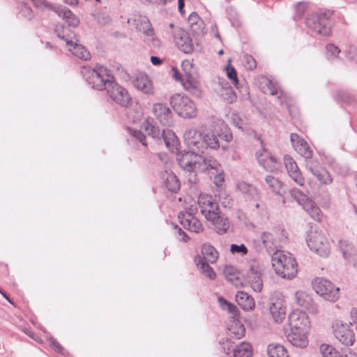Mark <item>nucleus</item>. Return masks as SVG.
I'll return each mask as SVG.
<instances>
[{"label": "nucleus", "instance_id": "1", "mask_svg": "<svg viewBox=\"0 0 357 357\" xmlns=\"http://www.w3.org/2000/svg\"><path fill=\"white\" fill-rule=\"evenodd\" d=\"M177 160L179 166L188 172L213 171L212 174H216L214 177V183L217 186L222 185L224 182L223 170L220 164L213 157L188 153L178 156Z\"/></svg>", "mask_w": 357, "mask_h": 357}, {"label": "nucleus", "instance_id": "2", "mask_svg": "<svg viewBox=\"0 0 357 357\" xmlns=\"http://www.w3.org/2000/svg\"><path fill=\"white\" fill-rule=\"evenodd\" d=\"M81 74L89 85L98 91L106 90L114 81L110 70L101 65H96L95 68L83 66Z\"/></svg>", "mask_w": 357, "mask_h": 357}, {"label": "nucleus", "instance_id": "3", "mask_svg": "<svg viewBox=\"0 0 357 357\" xmlns=\"http://www.w3.org/2000/svg\"><path fill=\"white\" fill-rule=\"evenodd\" d=\"M272 265L275 273L282 278L291 279L297 273V262L288 252L276 250L271 255Z\"/></svg>", "mask_w": 357, "mask_h": 357}, {"label": "nucleus", "instance_id": "4", "mask_svg": "<svg viewBox=\"0 0 357 357\" xmlns=\"http://www.w3.org/2000/svg\"><path fill=\"white\" fill-rule=\"evenodd\" d=\"M168 32L172 35L178 48L185 54L193 52L194 45L188 32L179 24H169Z\"/></svg>", "mask_w": 357, "mask_h": 357}, {"label": "nucleus", "instance_id": "5", "mask_svg": "<svg viewBox=\"0 0 357 357\" xmlns=\"http://www.w3.org/2000/svg\"><path fill=\"white\" fill-rule=\"evenodd\" d=\"M170 104L178 116L193 118L197 115L195 103L186 96L176 93L170 98Z\"/></svg>", "mask_w": 357, "mask_h": 357}, {"label": "nucleus", "instance_id": "6", "mask_svg": "<svg viewBox=\"0 0 357 357\" xmlns=\"http://www.w3.org/2000/svg\"><path fill=\"white\" fill-rule=\"evenodd\" d=\"M306 242L309 248L321 257L330 253V244L321 231L311 229L307 235Z\"/></svg>", "mask_w": 357, "mask_h": 357}, {"label": "nucleus", "instance_id": "7", "mask_svg": "<svg viewBox=\"0 0 357 357\" xmlns=\"http://www.w3.org/2000/svg\"><path fill=\"white\" fill-rule=\"evenodd\" d=\"M312 284L316 293L326 301L335 302L340 297L339 288L326 278H317Z\"/></svg>", "mask_w": 357, "mask_h": 357}, {"label": "nucleus", "instance_id": "8", "mask_svg": "<svg viewBox=\"0 0 357 357\" xmlns=\"http://www.w3.org/2000/svg\"><path fill=\"white\" fill-rule=\"evenodd\" d=\"M111 99L116 104L123 107L131 105L132 99L128 90L115 81L111 82V85L106 89Z\"/></svg>", "mask_w": 357, "mask_h": 357}, {"label": "nucleus", "instance_id": "9", "mask_svg": "<svg viewBox=\"0 0 357 357\" xmlns=\"http://www.w3.org/2000/svg\"><path fill=\"white\" fill-rule=\"evenodd\" d=\"M333 332L338 341L346 346H351L355 342V334L350 328V325L341 321H336L333 326Z\"/></svg>", "mask_w": 357, "mask_h": 357}, {"label": "nucleus", "instance_id": "10", "mask_svg": "<svg viewBox=\"0 0 357 357\" xmlns=\"http://www.w3.org/2000/svg\"><path fill=\"white\" fill-rule=\"evenodd\" d=\"M33 5L42 10L47 9L54 10L61 19L65 20L77 21L79 22V20L77 18L75 15L66 7L59 6H54L46 0H31Z\"/></svg>", "mask_w": 357, "mask_h": 357}, {"label": "nucleus", "instance_id": "11", "mask_svg": "<svg viewBox=\"0 0 357 357\" xmlns=\"http://www.w3.org/2000/svg\"><path fill=\"white\" fill-rule=\"evenodd\" d=\"M202 135L194 129L186 130L183 134V138L190 151L185 152L184 154L192 153L195 155H200L199 152L204 153Z\"/></svg>", "mask_w": 357, "mask_h": 357}, {"label": "nucleus", "instance_id": "12", "mask_svg": "<svg viewBox=\"0 0 357 357\" xmlns=\"http://www.w3.org/2000/svg\"><path fill=\"white\" fill-rule=\"evenodd\" d=\"M198 205L202 214L206 220L214 218L215 213L220 211L218 204L208 195L199 196L198 198Z\"/></svg>", "mask_w": 357, "mask_h": 357}, {"label": "nucleus", "instance_id": "13", "mask_svg": "<svg viewBox=\"0 0 357 357\" xmlns=\"http://www.w3.org/2000/svg\"><path fill=\"white\" fill-rule=\"evenodd\" d=\"M152 112L155 119L164 126L170 127L173 125V113L170 108L163 103H155Z\"/></svg>", "mask_w": 357, "mask_h": 357}, {"label": "nucleus", "instance_id": "14", "mask_svg": "<svg viewBox=\"0 0 357 357\" xmlns=\"http://www.w3.org/2000/svg\"><path fill=\"white\" fill-rule=\"evenodd\" d=\"M180 224L191 232L199 233L203 230L201 222L192 213L187 211H181L178 215Z\"/></svg>", "mask_w": 357, "mask_h": 357}, {"label": "nucleus", "instance_id": "15", "mask_svg": "<svg viewBox=\"0 0 357 357\" xmlns=\"http://www.w3.org/2000/svg\"><path fill=\"white\" fill-rule=\"evenodd\" d=\"M289 325L290 331H307L309 321L305 312L299 310L293 311L289 315Z\"/></svg>", "mask_w": 357, "mask_h": 357}, {"label": "nucleus", "instance_id": "16", "mask_svg": "<svg viewBox=\"0 0 357 357\" xmlns=\"http://www.w3.org/2000/svg\"><path fill=\"white\" fill-rule=\"evenodd\" d=\"M290 140L295 151L305 159H311L313 151L307 142L296 133H291Z\"/></svg>", "mask_w": 357, "mask_h": 357}, {"label": "nucleus", "instance_id": "17", "mask_svg": "<svg viewBox=\"0 0 357 357\" xmlns=\"http://www.w3.org/2000/svg\"><path fill=\"white\" fill-rule=\"evenodd\" d=\"M284 163L289 176L299 185L304 183V178L295 162V160L289 155H285L283 158Z\"/></svg>", "mask_w": 357, "mask_h": 357}, {"label": "nucleus", "instance_id": "18", "mask_svg": "<svg viewBox=\"0 0 357 357\" xmlns=\"http://www.w3.org/2000/svg\"><path fill=\"white\" fill-rule=\"evenodd\" d=\"M78 24H56L54 31L57 36L66 42L67 45H73L75 34L71 27L77 26Z\"/></svg>", "mask_w": 357, "mask_h": 357}, {"label": "nucleus", "instance_id": "19", "mask_svg": "<svg viewBox=\"0 0 357 357\" xmlns=\"http://www.w3.org/2000/svg\"><path fill=\"white\" fill-rule=\"evenodd\" d=\"M248 281L251 288L256 292H261L263 288L261 273L259 267L251 265L248 272Z\"/></svg>", "mask_w": 357, "mask_h": 357}, {"label": "nucleus", "instance_id": "20", "mask_svg": "<svg viewBox=\"0 0 357 357\" xmlns=\"http://www.w3.org/2000/svg\"><path fill=\"white\" fill-rule=\"evenodd\" d=\"M135 87L146 95H153L154 88L152 81L145 74H139L133 81Z\"/></svg>", "mask_w": 357, "mask_h": 357}, {"label": "nucleus", "instance_id": "21", "mask_svg": "<svg viewBox=\"0 0 357 357\" xmlns=\"http://www.w3.org/2000/svg\"><path fill=\"white\" fill-rule=\"evenodd\" d=\"M185 82L183 86L192 96L195 98H201L202 95V86L197 79L191 73H185Z\"/></svg>", "mask_w": 357, "mask_h": 357}, {"label": "nucleus", "instance_id": "22", "mask_svg": "<svg viewBox=\"0 0 357 357\" xmlns=\"http://www.w3.org/2000/svg\"><path fill=\"white\" fill-rule=\"evenodd\" d=\"M295 300L298 305L301 306L309 312H314L317 311V306L311 296L305 291H297L295 293Z\"/></svg>", "mask_w": 357, "mask_h": 357}, {"label": "nucleus", "instance_id": "23", "mask_svg": "<svg viewBox=\"0 0 357 357\" xmlns=\"http://www.w3.org/2000/svg\"><path fill=\"white\" fill-rule=\"evenodd\" d=\"M307 331H290L287 334L288 341L294 347L299 348L306 347L308 344L306 336Z\"/></svg>", "mask_w": 357, "mask_h": 357}, {"label": "nucleus", "instance_id": "24", "mask_svg": "<svg viewBox=\"0 0 357 357\" xmlns=\"http://www.w3.org/2000/svg\"><path fill=\"white\" fill-rule=\"evenodd\" d=\"M214 218L208 219L207 220L211 222L214 226L216 232L220 234H225L229 228L230 222L227 217L222 215L220 213H216Z\"/></svg>", "mask_w": 357, "mask_h": 357}, {"label": "nucleus", "instance_id": "25", "mask_svg": "<svg viewBox=\"0 0 357 357\" xmlns=\"http://www.w3.org/2000/svg\"><path fill=\"white\" fill-rule=\"evenodd\" d=\"M320 352L323 357H357V354L351 349H346L341 356L331 345L323 344L320 347Z\"/></svg>", "mask_w": 357, "mask_h": 357}, {"label": "nucleus", "instance_id": "26", "mask_svg": "<svg viewBox=\"0 0 357 357\" xmlns=\"http://www.w3.org/2000/svg\"><path fill=\"white\" fill-rule=\"evenodd\" d=\"M335 13L331 10H319L309 14L306 18L308 22H321L323 21H335Z\"/></svg>", "mask_w": 357, "mask_h": 357}, {"label": "nucleus", "instance_id": "27", "mask_svg": "<svg viewBox=\"0 0 357 357\" xmlns=\"http://www.w3.org/2000/svg\"><path fill=\"white\" fill-rule=\"evenodd\" d=\"M161 178L169 191L177 192L180 189V181L174 173L165 171L161 173Z\"/></svg>", "mask_w": 357, "mask_h": 357}, {"label": "nucleus", "instance_id": "28", "mask_svg": "<svg viewBox=\"0 0 357 357\" xmlns=\"http://www.w3.org/2000/svg\"><path fill=\"white\" fill-rule=\"evenodd\" d=\"M231 338L241 339L245 334V328L238 319H230L227 327Z\"/></svg>", "mask_w": 357, "mask_h": 357}, {"label": "nucleus", "instance_id": "29", "mask_svg": "<svg viewBox=\"0 0 357 357\" xmlns=\"http://www.w3.org/2000/svg\"><path fill=\"white\" fill-rule=\"evenodd\" d=\"M237 188L240 192L246 195L248 197L254 201H259L261 199V193L253 185L249 184L245 181H241L237 184Z\"/></svg>", "mask_w": 357, "mask_h": 357}, {"label": "nucleus", "instance_id": "30", "mask_svg": "<svg viewBox=\"0 0 357 357\" xmlns=\"http://www.w3.org/2000/svg\"><path fill=\"white\" fill-rule=\"evenodd\" d=\"M309 31L313 36H330L332 28L330 24H307Z\"/></svg>", "mask_w": 357, "mask_h": 357}, {"label": "nucleus", "instance_id": "31", "mask_svg": "<svg viewBox=\"0 0 357 357\" xmlns=\"http://www.w3.org/2000/svg\"><path fill=\"white\" fill-rule=\"evenodd\" d=\"M269 311L273 319L276 323H281L285 318L286 310L282 303L279 301L271 303Z\"/></svg>", "mask_w": 357, "mask_h": 357}, {"label": "nucleus", "instance_id": "32", "mask_svg": "<svg viewBox=\"0 0 357 357\" xmlns=\"http://www.w3.org/2000/svg\"><path fill=\"white\" fill-rule=\"evenodd\" d=\"M136 29L143 33L146 41H151L154 47L160 45V40L154 38L155 32L151 24H137Z\"/></svg>", "mask_w": 357, "mask_h": 357}, {"label": "nucleus", "instance_id": "33", "mask_svg": "<svg viewBox=\"0 0 357 357\" xmlns=\"http://www.w3.org/2000/svg\"><path fill=\"white\" fill-rule=\"evenodd\" d=\"M261 241L266 249V251L270 254L273 255L275 252L278 248V241L273 236V235L268 231H264L261 235Z\"/></svg>", "mask_w": 357, "mask_h": 357}, {"label": "nucleus", "instance_id": "34", "mask_svg": "<svg viewBox=\"0 0 357 357\" xmlns=\"http://www.w3.org/2000/svg\"><path fill=\"white\" fill-rule=\"evenodd\" d=\"M236 301L245 311L252 310L255 305L253 298L242 291H238L236 294Z\"/></svg>", "mask_w": 357, "mask_h": 357}, {"label": "nucleus", "instance_id": "35", "mask_svg": "<svg viewBox=\"0 0 357 357\" xmlns=\"http://www.w3.org/2000/svg\"><path fill=\"white\" fill-rule=\"evenodd\" d=\"M162 141L164 142L165 146L170 151L174 152L178 150V139L171 130H163Z\"/></svg>", "mask_w": 357, "mask_h": 357}, {"label": "nucleus", "instance_id": "36", "mask_svg": "<svg viewBox=\"0 0 357 357\" xmlns=\"http://www.w3.org/2000/svg\"><path fill=\"white\" fill-rule=\"evenodd\" d=\"M77 40H74L73 45H68L69 46V51L75 56L84 61L91 59V54L89 51L82 45L78 44Z\"/></svg>", "mask_w": 357, "mask_h": 357}, {"label": "nucleus", "instance_id": "37", "mask_svg": "<svg viewBox=\"0 0 357 357\" xmlns=\"http://www.w3.org/2000/svg\"><path fill=\"white\" fill-rule=\"evenodd\" d=\"M232 353L233 357H252L253 350L252 345L248 342H241L236 344Z\"/></svg>", "mask_w": 357, "mask_h": 357}, {"label": "nucleus", "instance_id": "38", "mask_svg": "<svg viewBox=\"0 0 357 357\" xmlns=\"http://www.w3.org/2000/svg\"><path fill=\"white\" fill-rule=\"evenodd\" d=\"M197 257H199L204 261H209L211 264H213L218 258V252L213 246L209 244H204L202 248V256L198 255Z\"/></svg>", "mask_w": 357, "mask_h": 357}, {"label": "nucleus", "instance_id": "39", "mask_svg": "<svg viewBox=\"0 0 357 357\" xmlns=\"http://www.w3.org/2000/svg\"><path fill=\"white\" fill-rule=\"evenodd\" d=\"M142 128L146 132L148 135L156 140L162 142L163 130H161L158 126L153 124L152 122L149 120L145 121L142 123Z\"/></svg>", "mask_w": 357, "mask_h": 357}, {"label": "nucleus", "instance_id": "40", "mask_svg": "<svg viewBox=\"0 0 357 357\" xmlns=\"http://www.w3.org/2000/svg\"><path fill=\"white\" fill-rule=\"evenodd\" d=\"M303 208L314 221L321 222L323 219V214L321 209L312 201L307 202Z\"/></svg>", "mask_w": 357, "mask_h": 357}, {"label": "nucleus", "instance_id": "41", "mask_svg": "<svg viewBox=\"0 0 357 357\" xmlns=\"http://www.w3.org/2000/svg\"><path fill=\"white\" fill-rule=\"evenodd\" d=\"M268 357H289L287 349L278 343H271L267 347Z\"/></svg>", "mask_w": 357, "mask_h": 357}, {"label": "nucleus", "instance_id": "42", "mask_svg": "<svg viewBox=\"0 0 357 357\" xmlns=\"http://www.w3.org/2000/svg\"><path fill=\"white\" fill-rule=\"evenodd\" d=\"M195 261L197 264L198 268L200 270L201 273L204 274L205 276H207L211 280H213L215 278V273L213 269L209 266V261H204L202 259L199 257H196L195 259Z\"/></svg>", "mask_w": 357, "mask_h": 357}, {"label": "nucleus", "instance_id": "43", "mask_svg": "<svg viewBox=\"0 0 357 357\" xmlns=\"http://www.w3.org/2000/svg\"><path fill=\"white\" fill-rule=\"evenodd\" d=\"M220 95L229 103H232L236 100V95L233 88L227 82L222 83V88L220 90Z\"/></svg>", "mask_w": 357, "mask_h": 357}, {"label": "nucleus", "instance_id": "44", "mask_svg": "<svg viewBox=\"0 0 357 357\" xmlns=\"http://www.w3.org/2000/svg\"><path fill=\"white\" fill-rule=\"evenodd\" d=\"M218 302L222 310H227L231 314V319H236L239 318L240 312L238 307L235 305L228 302L222 297L218 298Z\"/></svg>", "mask_w": 357, "mask_h": 357}, {"label": "nucleus", "instance_id": "45", "mask_svg": "<svg viewBox=\"0 0 357 357\" xmlns=\"http://www.w3.org/2000/svg\"><path fill=\"white\" fill-rule=\"evenodd\" d=\"M203 149L210 148L217 149L220 147L218 137L213 132H208L202 136Z\"/></svg>", "mask_w": 357, "mask_h": 357}, {"label": "nucleus", "instance_id": "46", "mask_svg": "<svg viewBox=\"0 0 357 357\" xmlns=\"http://www.w3.org/2000/svg\"><path fill=\"white\" fill-rule=\"evenodd\" d=\"M259 165L268 172H273L278 171L280 167V163L277 158L272 155L268 157L264 161L263 159H259Z\"/></svg>", "mask_w": 357, "mask_h": 357}, {"label": "nucleus", "instance_id": "47", "mask_svg": "<svg viewBox=\"0 0 357 357\" xmlns=\"http://www.w3.org/2000/svg\"><path fill=\"white\" fill-rule=\"evenodd\" d=\"M310 6L308 1H300L294 5V14L293 20L294 21H300L302 20L303 15L307 10Z\"/></svg>", "mask_w": 357, "mask_h": 357}, {"label": "nucleus", "instance_id": "48", "mask_svg": "<svg viewBox=\"0 0 357 357\" xmlns=\"http://www.w3.org/2000/svg\"><path fill=\"white\" fill-rule=\"evenodd\" d=\"M224 273L227 280L236 287L241 286L242 284V280L240 278L238 273L234 272L231 266H226L224 270Z\"/></svg>", "mask_w": 357, "mask_h": 357}, {"label": "nucleus", "instance_id": "49", "mask_svg": "<svg viewBox=\"0 0 357 357\" xmlns=\"http://www.w3.org/2000/svg\"><path fill=\"white\" fill-rule=\"evenodd\" d=\"M18 17L22 20L29 21L33 17L32 9L25 3H20L18 5Z\"/></svg>", "mask_w": 357, "mask_h": 357}, {"label": "nucleus", "instance_id": "50", "mask_svg": "<svg viewBox=\"0 0 357 357\" xmlns=\"http://www.w3.org/2000/svg\"><path fill=\"white\" fill-rule=\"evenodd\" d=\"M265 182L273 192L281 195L280 190L282 188V183L280 181L273 176L268 175L265 178Z\"/></svg>", "mask_w": 357, "mask_h": 357}, {"label": "nucleus", "instance_id": "51", "mask_svg": "<svg viewBox=\"0 0 357 357\" xmlns=\"http://www.w3.org/2000/svg\"><path fill=\"white\" fill-rule=\"evenodd\" d=\"M289 194L291 197L302 207L305 206L307 202H310L311 199L307 197L301 190L297 188H293L290 190Z\"/></svg>", "mask_w": 357, "mask_h": 357}, {"label": "nucleus", "instance_id": "52", "mask_svg": "<svg viewBox=\"0 0 357 357\" xmlns=\"http://www.w3.org/2000/svg\"><path fill=\"white\" fill-rule=\"evenodd\" d=\"M318 169L319 170L314 175L317 180L325 185L331 184L333 181V178L329 172L321 167Z\"/></svg>", "mask_w": 357, "mask_h": 357}, {"label": "nucleus", "instance_id": "53", "mask_svg": "<svg viewBox=\"0 0 357 357\" xmlns=\"http://www.w3.org/2000/svg\"><path fill=\"white\" fill-rule=\"evenodd\" d=\"M342 257L349 264L355 265L357 263V250L353 244L345 251V255H342Z\"/></svg>", "mask_w": 357, "mask_h": 357}, {"label": "nucleus", "instance_id": "54", "mask_svg": "<svg viewBox=\"0 0 357 357\" xmlns=\"http://www.w3.org/2000/svg\"><path fill=\"white\" fill-rule=\"evenodd\" d=\"M335 100L348 105L352 104L354 102V98L345 91H338Z\"/></svg>", "mask_w": 357, "mask_h": 357}, {"label": "nucleus", "instance_id": "55", "mask_svg": "<svg viewBox=\"0 0 357 357\" xmlns=\"http://www.w3.org/2000/svg\"><path fill=\"white\" fill-rule=\"evenodd\" d=\"M221 347L224 351V352L227 355H231L234 350V347H236V344L232 342L231 337V338H227L226 340H223L220 342Z\"/></svg>", "mask_w": 357, "mask_h": 357}, {"label": "nucleus", "instance_id": "56", "mask_svg": "<svg viewBox=\"0 0 357 357\" xmlns=\"http://www.w3.org/2000/svg\"><path fill=\"white\" fill-rule=\"evenodd\" d=\"M305 166L307 169L311 172L313 175L319 170L321 167L319 163L317 160L311 159H305Z\"/></svg>", "mask_w": 357, "mask_h": 357}, {"label": "nucleus", "instance_id": "57", "mask_svg": "<svg viewBox=\"0 0 357 357\" xmlns=\"http://www.w3.org/2000/svg\"><path fill=\"white\" fill-rule=\"evenodd\" d=\"M132 137L139 142H140L144 146H146V136L144 133L138 130H132L130 131Z\"/></svg>", "mask_w": 357, "mask_h": 357}, {"label": "nucleus", "instance_id": "58", "mask_svg": "<svg viewBox=\"0 0 357 357\" xmlns=\"http://www.w3.org/2000/svg\"><path fill=\"white\" fill-rule=\"evenodd\" d=\"M326 50L328 53V58L330 59L331 56L337 57L338 54L340 53V49L333 45V44H327L326 45Z\"/></svg>", "mask_w": 357, "mask_h": 357}, {"label": "nucleus", "instance_id": "59", "mask_svg": "<svg viewBox=\"0 0 357 357\" xmlns=\"http://www.w3.org/2000/svg\"><path fill=\"white\" fill-rule=\"evenodd\" d=\"M227 77L233 81L234 84L237 86L238 84V79L236 75V71L234 68L229 65L226 66Z\"/></svg>", "mask_w": 357, "mask_h": 357}, {"label": "nucleus", "instance_id": "60", "mask_svg": "<svg viewBox=\"0 0 357 357\" xmlns=\"http://www.w3.org/2000/svg\"><path fill=\"white\" fill-rule=\"evenodd\" d=\"M175 235L176 238L181 241L187 242L189 239L188 236L186 233L178 225H174V227Z\"/></svg>", "mask_w": 357, "mask_h": 357}, {"label": "nucleus", "instance_id": "61", "mask_svg": "<svg viewBox=\"0 0 357 357\" xmlns=\"http://www.w3.org/2000/svg\"><path fill=\"white\" fill-rule=\"evenodd\" d=\"M230 251L232 253H241L242 255H246L248 252V250L243 244L240 245L236 244H231L230 246Z\"/></svg>", "mask_w": 357, "mask_h": 357}, {"label": "nucleus", "instance_id": "62", "mask_svg": "<svg viewBox=\"0 0 357 357\" xmlns=\"http://www.w3.org/2000/svg\"><path fill=\"white\" fill-rule=\"evenodd\" d=\"M226 11H227L228 20L231 22H236V21H238L239 20L238 13L234 8H233L231 6L228 7L227 8Z\"/></svg>", "mask_w": 357, "mask_h": 357}, {"label": "nucleus", "instance_id": "63", "mask_svg": "<svg viewBox=\"0 0 357 357\" xmlns=\"http://www.w3.org/2000/svg\"><path fill=\"white\" fill-rule=\"evenodd\" d=\"M245 66L248 70H253L257 66L255 59L251 55L244 56Z\"/></svg>", "mask_w": 357, "mask_h": 357}, {"label": "nucleus", "instance_id": "64", "mask_svg": "<svg viewBox=\"0 0 357 357\" xmlns=\"http://www.w3.org/2000/svg\"><path fill=\"white\" fill-rule=\"evenodd\" d=\"M351 244L352 243L347 240L339 239L337 245L342 255H345V251L348 250Z\"/></svg>", "mask_w": 357, "mask_h": 357}]
</instances>
